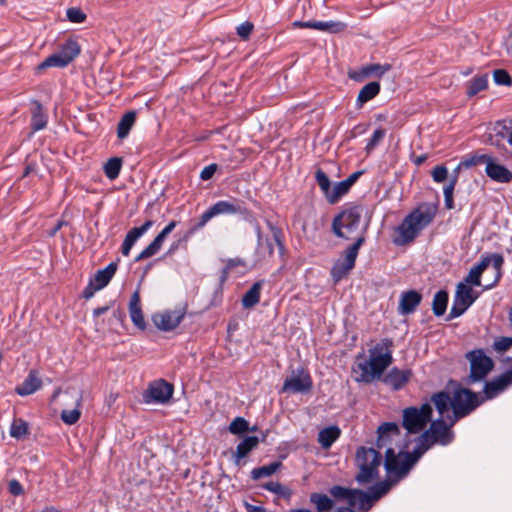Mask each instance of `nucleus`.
I'll return each mask as SVG.
<instances>
[{
    "label": "nucleus",
    "instance_id": "nucleus-1",
    "mask_svg": "<svg viewBox=\"0 0 512 512\" xmlns=\"http://www.w3.org/2000/svg\"><path fill=\"white\" fill-rule=\"evenodd\" d=\"M393 342L391 339H382L369 350V359L360 354L353 367V374L357 382L370 383L380 378L387 367L392 363Z\"/></svg>",
    "mask_w": 512,
    "mask_h": 512
},
{
    "label": "nucleus",
    "instance_id": "nucleus-2",
    "mask_svg": "<svg viewBox=\"0 0 512 512\" xmlns=\"http://www.w3.org/2000/svg\"><path fill=\"white\" fill-rule=\"evenodd\" d=\"M437 213V207L429 203H423L409 213L397 228L398 236L394 243L402 246L408 244L418 236V234L428 226Z\"/></svg>",
    "mask_w": 512,
    "mask_h": 512
},
{
    "label": "nucleus",
    "instance_id": "nucleus-3",
    "mask_svg": "<svg viewBox=\"0 0 512 512\" xmlns=\"http://www.w3.org/2000/svg\"><path fill=\"white\" fill-rule=\"evenodd\" d=\"M390 489V483L387 481L379 482L365 493L357 489H348L341 486H334L330 489V494L335 498H342L348 501L349 506L358 507L360 510L367 511L371 507V502L380 499Z\"/></svg>",
    "mask_w": 512,
    "mask_h": 512
},
{
    "label": "nucleus",
    "instance_id": "nucleus-4",
    "mask_svg": "<svg viewBox=\"0 0 512 512\" xmlns=\"http://www.w3.org/2000/svg\"><path fill=\"white\" fill-rule=\"evenodd\" d=\"M362 208L358 205L343 209L332 221V231L338 238L357 242L360 237L365 238L364 231L360 230Z\"/></svg>",
    "mask_w": 512,
    "mask_h": 512
},
{
    "label": "nucleus",
    "instance_id": "nucleus-5",
    "mask_svg": "<svg viewBox=\"0 0 512 512\" xmlns=\"http://www.w3.org/2000/svg\"><path fill=\"white\" fill-rule=\"evenodd\" d=\"M382 464V456L374 448L361 446L357 449L355 455V465L358 472L355 480L360 485H367L379 478V468Z\"/></svg>",
    "mask_w": 512,
    "mask_h": 512
},
{
    "label": "nucleus",
    "instance_id": "nucleus-6",
    "mask_svg": "<svg viewBox=\"0 0 512 512\" xmlns=\"http://www.w3.org/2000/svg\"><path fill=\"white\" fill-rule=\"evenodd\" d=\"M406 446L395 447L389 446L385 451L384 467L387 473L398 478L405 477L415 463L421 458L422 453L417 446L412 453L404 451Z\"/></svg>",
    "mask_w": 512,
    "mask_h": 512
},
{
    "label": "nucleus",
    "instance_id": "nucleus-7",
    "mask_svg": "<svg viewBox=\"0 0 512 512\" xmlns=\"http://www.w3.org/2000/svg\"><path fill=\"white\" fill-rule=\"evenodd\" d=\"M270 230V235L264 236L260 226L256 224L255 230L257 234L256 256L258 261H269L274 255L275 247H277L280 255L284 254L285 245L283 242V232L281 228L273 224L270 220L266 221Z\"/></svg>",
    "mask_w": 512,
    "mask_h": 512
},
{
    "label": "nucleus",
    "instance_id": "nucleus-8",
    "mask_svg": "<svg viewBox=\"0 0 512 512\" xmlns=\"http://www.w3.org/2000/svg\"><path fill=\"white\" fill-rule=\"evenodd\" d=\"M453 425L452 422L450 425H447L442 418L432 421L429 428L417 439V448L421 451L422 455L434 444L444 446L450 444L454 438V433L451 430Z\"/></svg>",
    "mask_w": 512,
    "mask_h": 512
},
{
    "label": "nucleus",
    "instance_id": "nucleus-9",
    "mask_svg": "<svg viewBox=\"0 0 512 512\" xmlns=\"http://www.w3.org/2000/svg\"><path fill=\"white\" fill-rule=\"evenodd\" d=\"M503 263L504 258L501 254L482 255L480 262L470 269L463 282L468 285L481 286V275L491 264L495 270V279L491 284L486 285L487 289L491 288L499 282L502 276Z\"/></svg>",
    "mask_w": 512,
    "mask_h": 512
},
{
    "label": "nucleus",
    "instance_id": "nucleus-10",
    "mask_svg": "<svg viewBox=\"0 0 512 512\" xmlns=\"http://www.w3.org/2000/svg\"><path fill=\"white\" fill-rule=\"evenodd\" d=\"M431 418L432 407L429 403H424L420 407H407L403 410L402 426L409 434H417L423 431Z\"/></svg>",
    "mask_w": 512,
    "mask_h": 512
},
{
    "label": "nucleus",
    "instance_id": "nucleus-11",
    "mask_svg": "<svg viewBox=\"0 0 512 512\" xmlns=\"http://www.w3.org/2000/svg\"><path fill=\"white\" fill-rule=\"evenodd\" d=\"M451 399L453 410L452 424L469 415L482 403L477 393L461 387L453 392Z\"/></svg>",
    "mask_w": 512,
    "mask_h": 512
},
{
    "label": "nucleus",
    "instance_id": "nucleus-12",
    "mask_svg": "<svg viewBox=\"0 0 512 512\" xmlns=\"http://www.w3.org/2000/svg\"><path fill=\"white\" fill-rule=\"evenodd\" d=\"M365 238L360 237L343 252V258L336 261L331 269V276L335 283L341 281L354 268L360 247L364 244Z\"/></svg>",
    "mask_w": 512,
    "mask_h": 512
},
{
    "label": "nucleus",
    "instance_id": "nucleus-13",
    "mask_svg": "<svg viewBox=\"0 0 512 512\" xmlns=\"http://www.w3.org/2000/svg\"><path fill=\"white\" fill-rule=\"evenodd\" d=\"M466 357L470 362V374L466 380L467 384L483 380L494 367L493 360L482 350L471 351L467 353Z\"/></svg>",
    "mask_w": 512,
    "mask_h": 512
},
{
    "label": "nucleus",
    "instance_id": "nucleus-14",
    "mask_svg": "<svg viewBox=\"0 0 512 512\" xmlns=\"http://www.w3.org/2000/svg\"><path fill=\"white\" fill-rule=\"evenodd\" d=\"M476 298L477 295L471 285L459 282L456 286L453 304L450 309L448 319L452 320L461 316L473 304Z\"/></svg>",
    "mask_w": 512,
    "mask_h": 512
},
{
    "label": "nucleus",
    "instance_id": "nucleus-15",
    "mask_svg": "<svg viewBox=\"0 0 512 512\" xmlns=\"http://www.w3.org/2000/svg\"><path fill=\"white\" fill-rule=\"evenodd\" d=\"M237 213L250 214L246 208H243L234 202L218 201L200 216L199 222L196 224L194 229H200L204 227L208 221L217 215Z\"/></svg>",
    "mask_w": 512,
    "mask_h": 512
},
{
    "label": "nucleus",
    "instance_id": "nucleus-16",
    "mask_svg": "<svg viewBox=\"0 0 512 512\" xmlns=\"http://www.w3.org/2000/svg\"><path fill=\"white\" fill-rule=\"evenodd\" d=\"M313 387V381L308 371L303 368L293 371L290 377H287L282 386L281 392L286 393H306Z\"/></svg>",
    "mask_w": 512,
    "mask_h": 512
},
{
    "label": "nucleus",
    "instance_id": "nucleus-17",
    "mask_svg": "<svg viewBox=\"0 0 512 512\" xmlns=\"http://www.w3.org/2000/svg\"><path fill=\"white\" fill-rule=\"evenodd\" d=\"M185 311L182 309L165 310L152 316L154 325L162 331H172L179 326L184 319Z\"/></svg>",
    "mask_w": 512,
    "mask_h": 512
},
{
    "label": "nucleus",
    "instance_id": "nucleus-18",
    "mask_svg": "<svg viewBox=\"0 0 512 512\" xmlns=\"http://www.w3.org/2000/svg\"><path fill=\"white\" fill-rule=\"evenodd\" d=\"M177 222L170 221L162 231L153 239V241L136 257V261L148 259L159 252L168 235L175 229Z\"/></svg>",
    "mask_w": 512,
    "mask_h": 512
},
{
    "label": "nucleus",
    "instance_id": "nucleus-19",
    "mask_svg": "<svg viewBox=\"0 0 512 512\" xmlns=\"http://www.w3.org/2000/svg\"><path fill=\"white\" fill-rule=\"evenodd\" d=\"M377 433L378 448H383L388 444L391 445L393 442H397L401 437L399 426L394 422L383 423L378 427Z\"/></svg>",
    "mask_w": 512,
    "mask_h": 512
},
{
    "label": "nucleus",
    "instance_id": "nucleus-20",
    "mask_svg": "<svg viewBox=\"0 0 512 512\" xmlns=\"http://www.w3.org/2000/svg\"><path fill=\"white\" fill-rule=\"evenodd\" d=\"M173 394V386L164 380L152 383L147 390L146 397L158 403H166Z\"/></svg>",
    "mask_w": 512,
    "mask_h": 512
},
{
    "label": "nucleus",
    "instance_id": "nucleus-21",
    "mask_svg": "<svg viewBox=\"0 0 512 512\" xmlns=\"http://www.w3.org/2000/svg\"><path fill=\"white\" fill-rule=\"evenodd\" d=\"M512 383V370L505 372L496 379L488 381L484 386L486 399H492L504 391Z\"/></svg>",
    "mask_w": 512,
    "mask_h": 512
},
{
    "label": "nucleus",
    "instance_id": "nucleus-22",
    "mask_svg": "<svg viewBox=\"0 0 512 512\" xmlns=\"http://www.w3.org/2000/svg\"><path fill=\"white\" fill-rule=\"evenodd\" d=\"M485 172L490 179L498 183H509L512 180V172L504 165L495 162L492 156L486 164Z\"/></svg>",
    "mask_w": 512,
    "mask_h": 512
},
{
    "label": "nucleus",
    "instance_id": "nucleus-23",
    "mask_svg": "<svg viewBox=\"0 0 512 512\" xmlns=\"http://www.w3.org/2000/svg\"><path fill=\"white\" fill-rule=\"evenodd\" d=\"M422 295L416 290L404 291L400 295L398 311L401 315L413 313L421 303Z\"/></svg>",
    "mask_w": 512,
    "mask_h": 512
},
{
    "label": "nucleus",
    "instance_id": "nucleus-24",
    "mask_svg": "<svg viewBox=\"0 0 512 512\" xmlns=\"http://www.w3.org/2000/svg\"><path fill=\"white\" fill-rule=\"evenodd\" d=\"M154 222L152 220H147L140 227L132 228L125 236V239L122 243L121 252L124 256H128L135 242L152 226Z\"/></svg>",
    "mask_w": 512,
    "mask_h": 512
},
{
    "label": "nucleus",
    "instance_id": "nucleus-25",
    "mask_svg": "<svg viewBox=\"0 0 512 512\" xmlns=\"http://www.w3.org/2000/svg\"><path fill=\"white\" fill-rule=\"evenodd\" d=\"M129 314L133 324L140 328L145 329L146 322L141 307L140 291L137 289L131 296L128 306Z\"/></svg>",
    "mask_w": 512,
    "mask_h": 512
},
{
    "label": "nucleus",
    "instance_id": "nucleus-26",
    "mask_svg": "<svg viewBox=\"0 0 512 512\" xmlns=\"http://www.w3.org/2000/svg\"><path fill=\"white\" fill-rule=\"evenodd\" d=\"M411 377V371L400 370L396 367L392 368L383 378V381L394 390H399L404 387Z\"/></svg>",
    "mask_w": 512,
    "mask_h": 512
},
{
    "label": "nucleus",
    "instance_id": "nucleus-27",
    "mask_svg": "<svg viewBox=\"0 0 512 512\" xmlns=\"http://www.w3.org/2000/svg\"><path fill=\"white\" fill-rule=\"evenodd\" d=\"M42 386V381L37 372L32 370L22 384L16 386L15 392L20 396H27L36 392Z\"/></svg>",
    "mask_w": 512,
    "mask_h": 512
},
{
    "label": "nucleus",
    "instance_id": "nucleus-28",
    "mask_svg": "<svg viewBox=\"0 0 512 512\" xmlns=\"http://www.w3.org/2000/svg\"><path fill=\"white\" fill-rule=\"evenodd\" d=\"M361 174V171L354 172L347 179L338 182L332 189L330 203L333 204L337 202L341 196L345 195Z\"/></svg>",
    "mask_w": 512,
    "mask_h": 512
},
{
    "label": "nucleus",
    "instance_id": "nucleus-29",
    "mask_svg": "<svg viewBox=\"0 0 512 512\" xmlns=\"http://www.w3.org/2000/svg\"><path fill=\"white\" fill-rule=\"evenodd\" d=\"M117 267L116 262H111L107 267L96 272L94 278L91 280L93 285H96V289L101 290L109 284L117 271Z\"/></svg>",
    "mask_w": 512,
    "mask_h": 512
},
{
    "label": "nucleus",
    "instance_id": "nucleus-30",
    "mask_svg": "<svg viewBox=\"0 0 512 512\" xmlns=\"http://www.w3.org/2000/svg\"><path fill=\"white\" fill-rule=\"evenodd\" d=\"M380 89V84L379 82L376 81L369 82L368 84L363 86L357 96V107L361 108L366 102L375 98L380 93Z\"/></svg>",
    "mask_w": 512,
    "mask_h": 512
},
{
    "label": "nucleus",
    "instance_id": "nucleus-31",
    "mask_svg": "<svg viewBox=\"0 0 512 512\" xmlns=\"http://www.w3.org/2000/svg\"><path fill=\"white\" fill-rule=\"evenodd\" d=\"M293 26L299 28H313L321 31H340L344 28V24L340 22H302L295 21Z\"/></svg>",
    "mask_w": 512,
    "mask_h": 512
},
{
    "label": "nucleus",
    "instance_id": "nucleus-32",
    "mask_svg": "<svg viewBox=\"0 0 512 512\" xmlns=\"http://www.w3.org/2000/svg\"><path fill=\"white\" fill-rule=\"evenodd\" d=\"M341 430L338 426L326 427L318 433V442L321 447L328 449L339 438Z\"/></svg>",
    "mask_w": 512,
    "mask_h": 512
},
{
    "label": "nucleus",
    "instance_id": "nucleus-33",
    "mask_svg": "<svg viewBox=\"0 0 512 512\" xmlns=\"http://www.w3.org/2000/svg\"><path fill=\"white\" fill-rule=\"evenodd\" d=\"M259 444L257 436H248L243 439L237 446L234 453L235 462L238 463L241 459L246 457L254 448Z\"/></svg>",
    "mask_w": 512,
    "mask_h": 512
},
{
    "label": "nucleus",
    "instance_id": "nucleus-34",
    "mask_svg": "<svg viewBox=\"0 0 512 512\" xmlns=\"http://www.w3.org/2000/svg\"><path fill=\"white\" fill-rule=\"evenodd\" d=\"M390 69H391V65L390 64H384V65H381V64H370V65L362 67L358 76L350 75V77L355 79V80H357V81H360L363 78L369 77L371 75H375V76L381 77L386 72H388Z\"/></svg>",
    "mask_w": 512,
    "mask_h": 512
},
{
    "label": "nucleus",
    "instance_id": "nucleus-35",
    "mask_svg": "<svg viewBox=\"0 0 512 512\" xmlns=\"http://www.w3.org/2000/svg\"><path fill=\"white\" fill-rule=\"evenodd\" d=\"M80 53V46L74 39H67L61 46L57 54L66 59L70 64Z\"/></svg>",
    "mask_w": 512,
    "mask_h": 512
},
{
    "label": "nucleus",
    "instance_id": "nucleus-36",
    "mask_svg": "<svg viewBox=\"0 0 512 512\" xmlns=\"http://www.w3.org/2000/svg\"><path fill=\"white\" fill-rule=\"evenodd\" d=\"M262 282H255L250 289L243 295L242 306L245 309H251L260 301Z\"/></svg>",
    "mask_w": 512,
    "mask_h": 512
},
{
    "label": "nucleus",
    "instance_id": "nucleus-37",
    "mask_svg": "<svg viewBox=\"0 0 512 512\" xmlns=\"http://www.w3.org/2000/svg\"><path fill=\"white\" fill-rule=\"evenodd\" d=\"M431 401L434 404L436 410L440 414V418H444V414L449 410V408H452V399L448 392L441 391L438 393H435L431 397Z\"/></svg>",
    "mask_w": 512,
    "mask_h": 512
},
{
    "label": "nucleus",
    "instance_id": "nucleus-38",
    "mask_svg": "<svg viewBox=\"0 0 512 512\" xmlns=\"http://www.w3.org/2000/svg\"><path fill=\"white\" fill-rule=\"evenodd\" d=\"M310 503L315 506L316 512H332L334 507L333 500L323 493H312Z\"/></svg>",
    "mask_w": 512,
    "mask_h": 512
},
{
    "label": "nucleus",
    "instance_id": "nucleus-39",
    "mask_svg": "<svg viewBox=\"0 0 512 512\" xmlns=\"http://www.w3.org/2000/svg\"><path fill=\"white\" fill-rule=\"evenodd\" d=\"M34 108L32 110L31 128L33 131H39L46 127L47 117L43 113L42 105L39 101H33Z\"/></svg>",
    "mask_w": 512,
    "mask_h": 512
},
{
    "label": "nucleus",
    "instance_id": "nucleus-40",
    "mask_svg": "<svg viewBox=\"0 0 512 512\" xmlns=\"http://www.w3.org/2000/svg\"><path fill=\"white\" fill-rule=\"evenodd\" d=\"M135 120V111H129L122 116L117 126V135L120 139H123L128 136L132 126L135 123Z\"/></svg>",
    "mask_w": 512,
    "mask_h": 512
},
{
    "label": "nucleus",
    "instance_id": "nucleus-41",
    "mask_svg": "<svg viewBox=\"0 0 512 512\" xmlns=\"http://www.w3.org/2000/svg\"><path fill=\"white\" fill-rule=\"evenodd\" d=\"M69 63L67 60L62 59L57 52L53 53L49 57H47L44 61H42L36 68L37 72L41 73L44 70L51 68V67H58V68H64L68 66Z\"/></svg>",
    "mask_w": 512,
    "mask_h": 512
},
{
    "label": "nucleus",
    "instance_id": "nucleus-42",
    "mask_svg": "<svg viewBox=\"0 0 512 512\" xmlns=\"http://www.w3.org/2000/svg\"><path fill=\"white\" fill-rule=\"evenodd\" d=\"M448 293L445 290L438 291L433 298L432 310L436 316H442L447 308Z\"/></svg>",
    "mask_w": 512,
    "mask_h": 512
},
{
    "label": "nucleus",
    "instance_id": "nucleus-43",
    "mask_svg": "<svg viewBox=\"0 0 512 512\" xmlns=\"http://www.w3.org/2000/svg\"><path fill=\"white\" fill-rule=\"evenodd\" d=\"M488 86V76L485 74V75H480V76H475L474 78H472L468 85H467V95L472 97L474 95H476L477 93H479L480 91H483L487 88Z\"/></svg>",
    "mask_w": 512,
    "mask_h": 512
},
{
    "label": "nucleus",
    "instance_id": "nucleus-44",
    "mask_svg": "<svg viewBox=\"0 0 512 512\" xmlns=\"http://www.w3.org/2000/svg\"><path fill=\"white\" fill-rule=\"evenodd\" d=\"M82 397L78 396L76 398V407L72 410L64 409L61 412V420L67 425H73L78 422L81 416V411L79 407L81 406Z\"/></svg>",
    "mask_w": 512,
    "mask_h": 512
},
{
    "label": "nucleus",
    "instance_id": "nucleus-45",
    "mask_svg": "<svg viewBox=\"0 0 512 512\" xmlns=\"http://www.w3.org/2000/svg\"><path fill=\"white\" fill-rule=\"evenodd\" d=\"M281 465H282L281 462L276 461V462H272V463H270L268 465H264V466H261V467H258V468H254L251 471V477L254 480H258V479H261L263 477L271 476L281 467Z\"/></svg>",
    "mask_w": 512,
    "mask_h": 512
},
{
    "label": "nucleus",
    "instance_id": "nucleus-46",
    "mask_svg": "<svg viewBox=\"0 0 512 512\" xmlns=\"http://www.w3.org/2000/svg\"><path fill=\"white\" fill-rule=\"evenodd\" d=\"M29 434V425L23 419H14L10 427V436L15 439H22Z\"/></svg>",
    "mask_w": 512,
    "mask_h": 512
},
{
    "label": "nucleus",
    "instance_id": "nucleus-47",
    "mask_svg": "<svg viewBox=\"0 0 512 512\" xmlns=\"http://www.w3.org/2000/svg\"><path fill=\"white\" fill-rule=\"evenodd\" d=\"M122 167V159L118 157L110 158L104 165V173L110 180L119 176Z\"/></svg>",
    "mask_w": 512,
    "mask_h": 512
},
{
    "label": "nucleus",
    "instance_id": "nucleus-48",
    "mask_svg": "<svg viewBox=\"0 0 512 512\" xmlns=\"http://www.w3.org/2000/svg\"><path fill=\"white\" fill-rule=\"evenodd\" d=\"M262 487L284 499H290L292 496V490L279 482L271 481L263 484Z\"/></svg>",
    "mask_w": 512,
    "mask_h": 512
},
{
    "label": "nucleus",
    "instance_id": "nucleus-49",
    "mask_svg": "<svg viewBox=\"0 0 512 512\" xmlns=\"http://www.w3.org/2000/svg\"><path fill=\"white\" fill-rule=\"evenodd\" d=\"M315 178L317 181V184L321 188V190L325 193L328 202L330 203V196L332 194L331 183L326 175V173L322 169H318L315 173Z\"/></svg>",
    "mask_w": 512,
    "mask_h": 512
},
{
    "label": "nucleus",
    "instance_id": "nucleus-50",
    "mask_svg": "<svg viewBox=\"0 0 512 512\" xmlns=\"http://www.w3.org/2000/svg\"><path fill=\"white\" fill-rule=\"evenodd\" d=\"M490 160V155L488 154H473L466 157L463 161L460 162V167H464L465 169L471 168L478 164L485 163Z\"/></svg>",
    "mask_w": 512,
    "mask_h": 512
},
{
    "label": "nucleus",
    "instance_id": "nucleus-51",
    "mask_svg": "<svg viewBox=\"0 0 512 512\" xmlns=\"http://www.w3.org/2000/svg\"><path fill=\"white\" fill-rule=\"evenodd\" d=\"M229 432L234 435H240L249 431V423L242 417H236L229 425Z\"/></svg>",
    "mask_w": 512,
    "mask_h": 512
},
{
    "label": "nucleus",
    "instance_id": "nucleus-52",
    "mask_svg": "<svg viewBox=\"0 0 512 512\" xmlns=\"http://www.w3.org/2000/svg\"><path fill=\"white\" fill-rule=\"evenodd\" d=\"M386 131L383 128H378L374 131L372 137L369 139L365 150L369 153L371 152L384 138Z\"/></svg>",
    "mask_w": 512,
    "mask_h": 512
},
{
    "label": "nucleus",
    "instance_id": "nucleus-53",
    "mask_svg": "<svg viewBox=\"0 0 512 512\" xmlns=\"http://www.w3.org/2000/svg\"><path fill=\"white\" fill-rule=\"evenodd\" d=\"M493 76H494V81L498 85H504V86L512 85V78L506 70H503V69L495 70Z\"/></svg>",
    "mask_w": 512,
    "mask_h": 512
},
{
    "label": "nucleus",
    "instance_id": "nucleus-54",
    "mask_svg": "<svg viewBox=\"0 0 512 512\" xmlns=\"http://www.w3.org/2000/svg\"><path fill=\"white\" fill-rule=\"evenodd\" d=\"M66 16L69 21L74 23H82L86 19V15L83 13V11L80 8L72 7L67 9Z\"/></svg>",
    "mask_w": 512,
    "mask_h": 512
},
{
    "label": "nucleus",
    "instance_id": "nucleus-55",
    "mask_svg": "<svg viewBox=\"0 0 512 512\" xmlns=\"http://www.w3.org/2000/svg\"><path fill=\"white\" fill-rule=\"evenodd\" d=\"M431 175L435 182L441 183L447 179L448 169L444 165H438L432 170Z\"/></svg>",
    "mask_w": 512,
    "mask_h": 512
},
{
    "label": "nucleus",
    "instance_id": "nucleus-56",
    "mask_svg": "<svg viewBox=\"0 0 512 512\" xmlns=\"http://www.w3.org/2000/svg\"><path fill=\"white\" fill-rule=\"evenodd\" d=\"M512 347V337H500L494 342V348L498 352H505Z\"/></svg>",
    "mask_w": 512,
    "mask_h": 512
},
{
    "label": "nucleus",
    "instance_id": "nucleus-57",
    "mask_svg": "<svg viewBox=\"0 0 512 512\" xmlns=\"http://www.w3.org/2000/svg\"><path fill=\"white\" fill-rule=\"evenodd\" d=\"M494 130L496 131V136H499L501 139L507 138L510 132V126L506 125L505 121H499L496 123Z\"/></svg>",
    "mask_w": 512,
    "mask_h": 512
},
{
    "label": "nucleus",
    "instance_id": "nucleus-58",
    "mask_svg": "<svg viewBox=\"0 0 512 512\" xmlns=\"http://www.w3.org/2000/svg\"><path fill=\"white\" fill-rule=\"evenodd\" d=\"M253 24L250 23V22H245V23H242L240 26L237 27V34L243 38V39H247L252 30H253Z\"/></svg>",
    "mask_w": 512,
    "mask_h": 512
},
{
    "label": "nucleus",
    "instance_id": "nucleus-59",
    "mask_svg": "<svg viewBox=\"0 0 512 512\" xmlns=\"http://www.w3.org/2000/svg\"><path fill=\"white\" fill-rule=\"evenodd\" d=\"M217 168H218V166L215 163L204 167V169L200 173L201 180L207 181V180L211 179L213 177V175L215 174V172L217 171Z\"/></svg>",
    "mask_w": 512,
    "mask_h": 512
},
{
    "label": "nucleus",
    "instance_id": "nucleus-60",
    "mask_svg": "<svg viewBox=\"0 0 512 512\" xmlns=\"http://www.w3.org/2000/svg\"><path fill=\"white\" fill-rule=\"evenodd\" d=\"M8 490L14 496H19L24 493L23 487L16 479H12L8 483Z\"/></svg>",
    "mask_w": 512,
    "mask_h": 512
},
{
    "label": "nucleus",
    "instance_id": "nucleus-61",
    "mask_svg": "<svg viewBox=\"0 0 512 512\" xmlns=\"http://www.w3.org/2000/svg\"><path fill=\"white\" fill-rule=\"evenodd\" d=\"M456 180L450 179L449 183L444 187V197H453V192L456 186Z\"/></svg>",
    "mask_w": 512,
    "mask_h": 512
},
{
    "label": "nucleus",
    "instance_id": "nucleus-62",
    "mask_svg": "<svg viewBox=\"0 0 512 512\" xmlns=\"http://www.w3.org/2000/svg\"><path fill=\"white\" fill-rule=\"evenodd\" d=\"M99 289H96V285H93V282L90 281L88 286L83 290V297L86 299L91 298L96 291Z\"/></svg>",
    "mask_w": 512,
    "mask_h": 512
},
{
    "label": "nucleus",
    "instance_id": "nucleus-63",
    "mask_svg": "<svg viewBox=\"0 0 512 512\" xmlns=\"http://www.w3.org/2000/svg\"><path fill=\"white\" fill-rule=\"evenodd\" d=\"M109 307L108 306H103V307H98L96 309L93 310V315L95 317H98L104 313H106L108 311Z\"/></svg>",
    "mask_w": 512,
    "mask_h": 512
},
{
    "label": "nucleus",
    "instance_id": "nucleus-64",
    "mask_svg": "<svg viewBox=\"0 0 512 512\" xmlns=\"http://www.w3.org/2000/svg\"><path fill=\"white\" fill-rule=\"evenodd\" d=\"M231 266H232V264L229 263L225 268L222 269V272H221V281L222 282L227 279Z\"/></svg>",
    "mask_w": 512,
    "mask_h": 512
}]
</instances>
